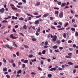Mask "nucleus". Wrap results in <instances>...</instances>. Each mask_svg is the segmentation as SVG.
<instances>
[{"instance_id":"nucleus-22","label":"nucleus","mask_w":78,"mask_h":78,"mask_svg":"<svg viewBox=\"0 0 78 78\" xmlns=\"http://www.w3.org/2000/svg\"><path fill=\"white\" fill-rule=\"evenodd\" d=\"M28 61L27 60H24V63H25V64H26V63H28Z\"/></svg>"},{"instance_id":"nucleus-47","label":"nucleus","mask_w":78,"mask_h":78,"mask_svg":"<svg viewBox=\"0 0 78 78\" xmlns=\"http://www.w3.org/2000/svg\"><path fill=\"white\" fill-rule=\"evenodd\" d=\"M38 70H41V71L42 70V69H41V68H40V67H39L38 68Z\"/></svg>"},{"instance_id":"nucleus-43","label":"nucleus","mask_w":78,"mask_h":78,"mask_svg":"<svg viewBox=\"0 0 78 78\" xmlns=\"http://www.w3.org/2000/svg\"><path fill=\"white\" fill-rule=\"evenodd\" d=\"M18 5H22V2H19L18 3Z\"/></svg>"},{"instance_id":"nucleus-38","label":"nucleus","mask_w":78,"mask_h":78,"mask_svg":"<svg viewBox=\"0 0 78 78\" xmlns=\"http://www.w3.org/2000/svg\"><path fill=\"white\" fill-rule=\"evenodd\" d=\"M3 61L4 62H6V60L5 59V58H3Z\"/></svg>"},{"instance_id":"nucleus-51","label":"nucleus","mask_w":78,"mask_h":78,"mask_svg":"<svg viewBox=\"0 0 78 78\" xmlns=\"http://www.w3.org/2000/svg\"><path fill=\"white\" fill-rule=\"evenodd\" d=\"M19 26H18V25H16L15 26V28H17Z\"/></svg>"},{"instance_id":"nucleus-58","label":"nucleus","mask_w":78,"mask_h":78,"mask_svg":"<svg viewBox=\"0 0 78 78\" xmlns=\"http://www.w3.org/2000/svg\"><path fill=\"white\" fill-rule=\"evenodd\" d=\"M41 59H43V60H44V59H46L47 58H43L42 57H41Z\"/></svg>"},{"instance_id":"nucleus-18","label":"nucleus","mask_w":78,"mask_h":78,"mask_svg":"<svg viewBox=\"0 0 78 78\" xmlns=\"http://www.w3.org/2000/svg\"><path fill=\"white\" fill-rule=\"evenodd\" d=\"M57 44H60L61 43V41L60 40H57L56 41Z\"/></svg>"},{"instance_id":"nucleus-46","label":"nucleus","mask_w":78,"mask_h":78,"mask_svg":"<svg viewBox=\"0 0 78 78\" xmlns=\"http://www.w3.org/2000/svg\"><path fill=\"white\" fill-rule=\"evenodd\" d=\"M69 6H65V7L64 8V9H66L67 8H69Z\"/></svg>"},{"instance_id":"nucleus-44","label":"nucleus","mask_w":78,"mask_h":78,"mask_svg":"<svg viewBox=\"0 0 78 78\" xmlns=\"http://www.w3.org/2000/svg\"><path fill=\"white\" fill-rule=\"evenodd\" d=\"M51 28L52 29H54V30H55V29H56V28L55 27H53V26H51Z\"/></svg>"},{"instance_id":"nucleus-55","label":"nucleus","mask_w":78,"mask_h":78,"mask_svg":"<svg viewBox=\"0 0 78 78\" xmlns=\"http://www.w3.org/2000/svg\"><path fill=\"white\" fill-rule=\"evenodd\" d=\"M12 19H13V20H14V19H15V17H14V16H12Z\"/></svg>"},{"instance_id":"nucleus-57","label":"nucleus","mask_w":78,"mask_h":78,"mask_svg":"<svg viewBox=\"0 0 78 78\" xmlns=\"http://www.w3.org/2000/svg\"><path fill=\"white\" fill-rule=\"evenodd\" d=\"M44 45H48V42L46 41L44 44Z\"/></svg>"},{"instance_id":"nucleus-23","label":"nucleus","mask_w":78,"mask_h":78,"mask_svg":"<svg viewBox=\"0 0 78 78\" xmlns=\"http://www.w3.org/2000/svg\"><path fill=\"white\" fill-rule=\"evenodd\" d=\"M63 37L64 38H66V33H64L63 34Z\"/></svg>"},{"instance_id":"nucleus-17","label":"nucleus","mask_w":78,"mask_h":78,"mask_svg":"<svg viewBox=\"0 0 78 78\" xmlns=\"http://www.w3.org/2000/svg\"><path fill=\"white\" fill-rule=\"evenodd\" d=\"M55 14H57V15H58L59 14V11H55Z\"/></svg>"},{"instance_id":"nucleus-8","label":"nucleus","mask_w":78,"mask_h":78,"mask_svg":"<svg viewBox=\"0 0 78 78\" xmlns=\"http://www.w3.org/2000/svg\"><path fill=\"white\" fill-rule=\"evenodd\" d=\"M3 72H6L7 70V68H4L3 69Z\"/></svg>"},{"instance_id":"nucleus-1","label":"nucleus","mask_w":78,"mask_h":78,"mask_svg":"<svg viewBox=\"0 0 78 78\" xmlns=\"http://www.w3.org/2000/svg\"><path fill=\"white\" fill-rule=\"evenodd\" d=\"M9 37L10 38H12V39H17V38L16 37H14V35H13V34H11L9 36Z\"/></svg>"},{"instance_id":"nucleus-5","label":"nucleus","mask_w":78,"mask_h":78,"mask_svg":"<svg viewBox=\"0 0 78 78\" xmlns=\"http://www.w3.org/2000/svg\"><path fill=\"white\" fill-rule=\"evenodd\" d=\"M4 11H5V9L4 8H2V9H0V12L1 13H3Z\"/></svg>"},{"instance_id":"nucleus-26","label":"nucleus","mask_w":78,"mask_h":78,"mask_svg":"<svg viewBox=\"0 0 78 78\" xmlns=\"http://www.w3.org/2000/svg\"><path fill=\"white\" fill-rule=\"evenodd\" d=\"M75 36H78V33L77 31L75 33Z\"/></svg>"},{"instance_id":"nucleus-49","label":"nucleus","mask_w":78,"mask_h":78,"mask_svg":"<svg viewBox=\"0 0 78 78\" xmlns=\"http://www.w3.org/2000/svg\"><path fill=\"white\" fill-rule=\"evenodd\" d=\"M16 55L17 56H19V53L18 52H17L16 53Z\"/></svg>"},{"instance_id":"nucleus-9","label":"nucleus","mask_w":78,"mask_h":78,"mask_svg":"<svg viewBox=\"0 0 78 78\" xmlns=\"http://www.w3.org/2000/svg\"><path fill=\"white\" fill-rule=\"evenodd\" d=\"M40 2H37L35 4V6H39V5H40Z\"/></svg>"},{"instance_id":"nucleus-48","label":"nucleus","mask_w":78,"mask_h":78,"mask_svg":"<svg viewBox=\"0 0 78 78\" xmlns=\"http://www.w3.org/2000/svg\"><path fill=\"white\" fill-rule=\"evenodd\" d=\"M62 68H59L58 69V70H62Z\"/></svg>"},{"instance_id":"nucleus-25","label":"nucleus","mask_w":78,"mask_h":78,"mask_svg":"<svg viewBox=\"0 0 78 78\" xmlns=\"http://www.w3.org/2000/svg\"><path fill=\"white\" fill-rule=\"evenodd\" d=\"M68 64L69 65H73V63L72 62H68Z\"/></svg>"},{"instance_id":"nucleus-60","label":"nucleus","mask_w":78,"mask_h":78,"mask_svg":"<svg viewBox=\"0 0 78 78\" xmlns=\"http://www.w3.org/2000/svg\"><path fill=\"white\" fill-rule=\"evenodd\" d=\"M31 74L32 75H35V74H36V73L34 72H32L31 73Z\"/></svg>"},{"instance_id":"nucleus-7","label":"nucleus","mask_w":78,"mask_h":78,"mask_svg":"<svg viewBox=\"0 0 78 78\" xmlns=\"http://www.w3.org/2000/svg\"><path fill=\"white\" fill-rule=\"evenodd\" d=\"M48 15H49V14L48 13L45 14L44 15L43 17H47V16H48Z\"/></svg>"},{"instance_id":"nucleus-13","label":"nucleus","mask_w":78,"mask_h":78,"mask_svg":"<svg viewBox=\"0 0 78 78\" xmlns=\"http://www.w3.org/2000/svg\"><path fill=\"white\" fill-rule=\"evenodd\" d=\"M8 21L6 20H4L2 21V23H7Z\"/></svg>"},{"instance_id":"nucleus-12","label":"nucleus","mask_w":78,"mask_h":78,"mask_svg":"<svg viewBox=\"0 0 78 78\" xmlns=\"http://www.w3.org/2000/svg\"><path fill=\"white\" fill-rule=\"evenodd\" d=\"M53 48H54V49H56V48H58V46L56 45L54 46L53 47Z\"/></svg>"},{"instance_id":"nucleus-3","label":"nucleus","mask_w":78,"mask_h":78,"mask_svg":"<svg viewBox=\"0 0 78 78\" xmlns=\"http://www.w3.org/2000/svg\"><path fill=\"white\" fill-rule=\"evenodd\" d=\"M59 17L60 18L63 17V12H61L59 14Z\"/></svg>"},{"instance_id":"nucleus-64","label":"nucleus","mask_w":78,"mask_h":78,"mask_svg":"<svg viewBox=\"0 0 78 78\" xmlns=\"http://www.w3.org/2000/svg\"><path fill=\"white\" fill-rule=\"evenodd\" d=\"M72 55V53H69L68 54V55L69 56H71Z\"/></svg>"},{"instance_id":"nucleus-53","label":"nucleus","mask_w":78,"mask_h":78,"mask_svg":"<svg viewBox=\"0 0 78 78\" xmlns=\"http://www.w3.org/2000/svg\"><path fill=\"white\" fill-rule=\"evenodd\" d=\"M5 46H6V47H8V48H9V45H8V44H5Z\"/></svg>"},{"instance_id":"nucleus-20","label":"nucleus","mask_w":78,"mask_h":78,"mask_svg":"<svg viewBox=\"0 0 78 78\" xmlns=\"http://www.w3.org/2000/svg\"><path fill=\"white\" fill-rule=\"evenodd\" d=\"M41 15H40L38 16H35V17L37 18H39V17H41Z\"/></svg>"},{"instance_id":"nucleus-16","label":"nucleus","mask_w":78,"mask_h":78,"mask_svg":"<svg viewBox=\"0 0 78 78\" xmlns=\"http://www.w3.org/2000/svg\"><path fill=\"white\" fill-rule=\"evenodd\" d=\"M48 78H51L52 76V75L51 74H49L48 75Z\"/></svg>"},{"instance_id":"nucleus-14","label":"nucleus","mask_w":78,"mask_h":78,"mask_svg":"<svg viewBox=\"0 0 78 78\" xmlns=\"http://www.w3.org/2000/svg\"><path fill=\"white\" fill-rule=\"evenodd\" d=\"M12 9L13 10H17V8L16 7H12Z\"/></svg>"},{"instance_id":"nucleus-4","label":"nucleus","mask_w":78,"mask_h":78,"mask_svg":"<svg viewBox=\"0 0 78 78\" xmlns=\"http://www.w3.org/2000/svg\"><path fill=\"white\" fill-rule=\"evenodd\" d=\"M35 25H38L39 23V20H37L35 21L34 23Z\"/></svg>"},{"instance_id":"nucleus-32","label":"nucleus","mask_w":78,"mask_h":78,"mask_svg":"<svg viewBox=\"0 0 78 78\" xmlns=\"http://www.w3.org/2000/svg\"><path fill=\"white\" fill-rule=\"evenodd\" d=\"M42 54H43V55H44V54L45 53V50H44L42 51Z\"/></svg>"},{"instance_id":"nucleus-28","label":"nucleus","mask_w":78,"mask_h":78,"mask_svg":"<svg viewBox=\"0 0 78 78\" xmlns=\"http://www.w3.org/2000/svg\"><path fill=\"white\" fill-rule=\"evenodd\" d=\"M24 47L26 48H29V47L27 45H24Z\"/></svg>"},{"instance_id":"nucleus-40","label":"nucleus","mask_w":78,"mask_h":78,"mask_svg":"<svg viewBox=\"0 0 78 78\" xmlns=\"http://www.w3.org/2000/svg\"><path fill=\"white\" fill-rule=\"evenodd\" d=\"M66 58H71V57L69 56H66Z\"/></svg>"},{"instance_id":"nucleus-31","label":"nucleus","mask_w":78,"mask_h":78,"mask_svg":"<svg viewBox=\"0 0 78 78\" xmlns=\"http://www.w3.org/2000/svg\"><path fill=\"white\" fill-rule=\"evenodd\" d=\"M57 3L58 5H61V2H57Z\"/></svg>"},{"instance_id":"nucleus-62","label":"nucleus","mask_w":78,"mask_h":78,"mask_svg":"<svg viewBox=\"0 0 78 78\" xmlns=\"http://www.w3.org/2000/svg\"><path fill=\"white\" fill-rule=\"evenodd\" d=\"M36 35V36H39V34L38 33V32H36L35 33Z\"/></svg>"},{"instance_id":"nucleus-52","label":"nucleus","mask_w":78,"mask_h":78,"mask_svg":"<svg viewBox=\"0 0 78 78\" xmlns=\"http://www.w3.org/2000/svg\"><path fill=\"white\" fill-rule=\"evenodd\" d=\"M75 19H72V23H73L74 22H75Z\"/></svg>"},{"instance_id":"nucleus-63","label":"nucleus","mask_w":78,"mask_h":78,"mask_svg":"<svg viewBox=\"0 0 78 78\" xmlns=\"http://www.w3.org/2000/svg\"><path fill=\"white\" fill-rule=\"evenodd\" d=\"M41 55H42V53H41V52H39L38 53V55H39V56Z\"/></svg>"},{"instance_id":"nucleus-33","label":"nucleus","mask_w":78,"mask_h":78,"mask_svg":"<svg viewBox=\"0 0 78 78\" xmlns=\"http://www.w3.org/2000/svg\"><path fill=\"white\" fill-rule=\"evenodd\" d=\"M69 25V23H66L65 25V27H67V25Z\"/></svg>"},{"instance_id":"nucleus-24","label":"nucleus","mask_w":78,"mask_h":78,"mask_svg":"<svg viewBox=\"0 0 78 78\" xmlns=\"http://www.w3.org/2000/svg\"><path fill=\"white\" fill-rule=\"evenodd\" d=\"M23 28L24 29V30H26L27 28V26H26V25H25L23 26Z\"/></svg>"},{"instance_id":"nucleus-2","label":"nucleus","mask_w":78,"mask_h":78,"mask_svg":"<svg viewBox=\"0 0 78 78\" xmlns=\"http://www.w3.org/2000/svg\"><path fill=\"white\" fill-rule=\"evenodd\" d=\"M56 39H57V36L56 35H54L52 40L53 42H55L56 41Z\"/></svg>"},{"instance_id":"nucleus-39","label":"nucleus","mask_w":78,"mask_h":78,"mask_svg":"<svg viewBox=\"0 0 78 78\" xmlns=\"http://www.w3.org/2000/svg\"><path fill=\"white\" fill-rule=\"evenodd\" d=\"M54 9H59V8L58 7H54Z\"/></svg>"},{"instance_id":"nucleus-34","label":"nucleus","mask_w":78,"mask_h":78,"mask_svg":"<svg viewBox=\"0 0 78 78\" xmlns=\"http://www.w3.org/2000/svg\"><path fill=\"white\" fill-rule=\"evenodd\" d=\"M68 42V43H69V44H70V43H72V41L71 40H69Z\"/></svg>"},{"instance_id":"nucleus-37","label":"nucleus","mask_w":78,"mask_h":78,"mask_svg":"<svg viewBox=\"0 0 78 78\" xmlns=\"http://www.w3.org/2000/svg\"><path fill=\"white\" fill-rule=\"evenodd\" d=\"M18 65L19 66H20L21 65V62H18Z\"/></svg>"},{"instance_id":"nucleus-42","label":"nucleus","mask_w":78,"mask_h":78,"mask_svg":"<svg viewBox=\"0 0 78 78\" xmlns=\"http://www.w3.org/2000/svg\"><path fill=\"white\" fill-rule=\"evenodd\" d=\"M6 77L7 78H10V76H9L8 74L6 75Z\"/></svg>"},{"instance_id":"nucleus-35","label":"nucleus","mask_w":78,"mask_h":78,"mask_svg":"<svg viewBox=\"0 0 78 78\" xmlns=\"http://www.w3.org/2000/svg\"><path fill=\"white\" fill-rule=\"evenodd\" d=\"M9 48H10V49H11L10 50H11V51H12V49L13 48H12V47H10L9 46Z\"/></svg>"},{"instance_id":"nucleus-59","label":"nucleus","mask_w":78,"mask_h":78,"mask_svg":"<svg viewBox=\"0 0 78 78\" xmlns=\"http://www.w3.org/2000/svg\"><path fill=\"white\" fill-rule=\"evenodd\" d=\"M78 27V26L76 24H75L74 25V27L75 28H76V27Z\"/></svg>"},{"instance_id":"nucleus-10","label":"nucleus","mask_w":78,"mask_h":78,"mask_svg":"<svg viewBox=\"0 0 78 78\" xmlns=\"http://www.w3.org/2000/svg\"><path fill=\"white\" fill-rule=\"evenodd\" d=\"M22 73V70H19L17 72V73L18 74H19V73Z\"/></svg>"},{"instance_id":"nucleus-15","label":"nucleus","mask_w":78,"mask_h":78,"mask_svg":"<svg viewBox=\"0 0 78 78\" xmlns=\"http://www.w3.org/2000/svg\"><path fill=\"white\" fill-rule=\"evenodd\" d=\"M19 20L20 21L23 20H24V18L23 17H21L19 18Z\"/></svg>"},{"instance_id":"nucleus-29","label":"nucleus","mask_w":78,"mask_h":78,"mask_svg":"<svg viewBox=\"0 0 78 78\" xmlns=\"http://www.w3.org/2000/svg\"><path fill=\"white\" fill-rule=\"evenodd\" d=\"M33 56V55H28L29 58H32Z\"/></svg>"},{"instance_id":"nucleus-11","label":"nucleus","mask_w":78,"mask_h":78,"mask_svg":"<svg viewBox=\"0 0 78 78\" xmlns=\"http://www.w3.org/2000/svg\"><path fill=\"white\" fill-rule=\"evenodd\" d=\"M41 31V29H40V27H39L38 29L36 31V32L38 33V32H40Z\"/></svg>"},{"instance_id":"nucleus-21","label":"nucleus","mask_w":78,"mask_h":78,"mask_svg":"<svg viewBox=\"0 0 78 78\" xmlns=\"http://www.w3.org/2000/svg\"><path fill=\"white\" fill-rule=\"evenodd\" d=\"M14 60L13 59H11L10 60V63H14Z\"/></svg>"},{"instance_id":"nucleus-36","label":"nucleus","mask_w":78,"mask_h":78,"mask_svg":"<svg viewBox=\"0 0 78 78\" xmlns=\"http://www.w3.org/2000/svg\"><path fill=\"white\" fill-rule=\"evenodd\" d=\"M32 40L33 41H37L36 39L34 38H32Z\"/></svg>"},{"instance_id":"nucleus-27","label":"nucleus","mask_w":78,"mask_h":78,"mask_svg":"<svg viewBox=\"0 0 78 78\" xmlns=\"http://www.w3.org/2000/svg\"><path fill=\"white\" fill-rule=\"evenodd\" d=\"M71 30L73 31H75V29L73 27H72L71 28Z\"/></svg>"},{"instance_id":"nucleus-6","label":"nucleus","mask_w":78,"mask_h":78,"mask_svg":"<svg viewBox=\"0 0 78 78\" xmlns=\"http://www.w3.org/2000/svg\"><path fill=\"white\" fill-rule=\"evenodd\" d=\"M66 5V2L63 3L62 4L61 6V7H63V6H65Z\"/></svg>"},{"instance_id":"nucleus-41","label":"nucleus","mask_w":78,"mask_h":78,"mask_svg":"<svg viewBox=\"0 0 78 78\" xmlns=\"http://www.w3.org/2000/svg\"><path fill=\"white\" fill-rule=\"evenodd\" d=\"M70 12H71V13H72V14H74V12H73V10H72V9H70Z\"/></svg>"},{"instance_id":"nucleus-61","label":"nucleus","mask_w":78,"mask_h":78,"mask_svg":"<svg viewBox=\"0 0 78 78\" xmlns=\"http://www.w3.org/2000/svg\"><path fill=\"white\" fill-rule=\"evenodd\" d=\"M12 65L14 67H16V64H15V63H13Z\"/></svg>"},{"instance_id":"nucleus-50","label":"nucleus","mask_w":78,"mask_h":78,"mask_svg":"<svg viewBox=\"0 0 78 78\" xmlns=\"http://www.w3.org/2000/svg\"><path fill=\"white\" fill-rule=\"evenodd\" d=\"M54 24L55 25H58V23H56V22H54Z\"/></svg>"},{"instance_id":"nucleus-19","label":"nucleus","mask_w":78,"mask_h":78,"mask_svg":"<svg viewBox=\"0 0 78 78\" xmlns=\"http://www.w3.org/2000/svg\"><path fill=\"white\" fill-rule=\"evenodd\" d=\"M13 45L14 46H15L16 47H17V45L16 44V43L14 41H13Z\"/></svg>"},{"instance_id":"nucleus-30","label":"nucleus","mask_w":78,"mask_h":78,"mask_svg":"<svg viewBox=\"0 0 78 78\" xmlns=\"http://www.w3.org/2000/svg\"><path fill=\"white\" fill-rule=\"evenodd\" d=\"M36 59H33L31 61V62H36Z\"/></svg>"},{"instance_id":"nucleus-45","label":"nucleus","mask_w":78,"mask_h":78,"mask_svg":"<svg viewBox=\"0 0 78 78\" xmlns=\"http://www.w3.org/2000/svg\"><path fill=\"white\" fill-rule=\"evenodd\" d=\"M34 14L35 16H37V15H38V13H37V12H35V13H34Z\"/></svg>"},{"instance_id":"nucleus-54","label":"nucleus","mask_w":78,"mask_h":78,"mask_svg":"<svg viewBox=\"0 0 78 78\" xmlns=\"http://www.w3.org/2000/svg\"><path fill=\"white\" fill-rule=\"evenodd\" d=\"M13 31L14 32V33H16V30H15V29L13 28Z\"/></svg>"},{"instance_id":"nucleus-56","label":"nucleus","mask_w":78,"mask_h":78,"mask_svg":"<svg viewBox=\"0 0 78 78\" xmlns=\"http://www.w3.org/2000/svg\"><path fill=\"white\" fill-rule=\"evenodd\" d=\"M44 48H48V46H44Z\"/></svg>"}]
</instances>
